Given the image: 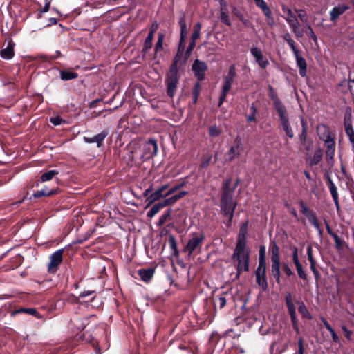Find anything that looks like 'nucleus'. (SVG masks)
<instances>
[{"mask_svg":"<svg viewBox=\"0 0 354 354\" xmlns=\"http://www.w3.org/2000/svg\"><path fill=\"white\" fill-rule=\"evenodd\" d=\"M231 180L227 179L223 183V192L221 196V208L225 216H229V222L232 221L236 203L233 201L234 189L230 188Z\"/></svg>","mask_w":354,"mask_h":354,"instance_id":"1","label":"nucleus"},{"mask_svg":"<svg viewBox=\"0 0 354 354\" xmlns=\"http://www.w3.org/2000/svg\"><path fill=\"white\" fill-rule=\"evenodd\" d=\"M232 259L236 263L237 275L249 270L250 250L247 245H237L234 250Z\"/></svg>","mask_w":354,"mask_h":354,"instance_id":"2","label":"nucleus"},{"mask_svg":"<svg viewBox=\"0 0 354 354\" xmlns=\"http://www.w3.org/2000/svg\"><path fill=\"white\" fill-rule=\"evenodd\" d=\"M243 151V145L240 136H236L226 153V160L229 162L233 161L239 158Z\"/></svg>","mask_w":354,"mask_h":354,"instance_id":"3","label":"nucleus"},{"mask_svg":"<svg viewBox=\"0 0 354 354\" xmlns=\"http://www.w3.org/2000/svg\"><path fill=\"white\" fill-rule=\"evenodd\" d=\"M64 249H59L55 251L49 257V263L48 264V271L49 273L55 274L59 266L63 261Z\"/></svg>","mask_w":354,"mask_h":354,"instance_id":"4","label":"nucleus"},{"mask_svg":"<svg viewBox=\"0 0 354 354\" xmlns=\"http://www.w3.org/2000/svg\"><path fill=\"white\" fill-rule=\"evenodd\" d=\"M205 239L203 234H193L185 247V252L191 255L198 247H200Z\"/></svg>","mask_w":354,"mask_h":354,"instance_id":"5","label":"nucleus"},{"mask_svg":"<svg viewBox=\"0 0 354 354\" xmlns=\"http://www.w3.org/2000/svg\"><path fill=\"white\" fill-rule=\"evenodd\" d=\"M158 153V145L155 139L151 138L143 145V154L142 157L145 159L155 156Z\"/></svg>","mask_w":354,"mask_h":354,"instance_id":"6","label":"nucleus"},{"mask_svg":"<svg viewBox=\"0 0 354 354\" xmlns=\"http://www.w3.org/2000/svg\"><path fill=\"white\" fill-rule=\"evenodd\" d=\"M299 205L301 212L308 218L309 222L321 233L322 231L315 214L303 201L299 202Z\"/></svg>","mask_w":354,"mask_h":354,"instance_id":"7","label":"nucleus"},{"mask_svg":"<svg viewBox=\"0 0 354 354\" xmlns=\"http://www.w3.org/2000/svg\"><path fill=\"white\" fill-rule=\"evenodd\" d=\"M254 1H255L256 5L259 8H260L261 9V10L263 11V12L266 17L267 24L270 26H274V17H272L271 10L267 5L266 2L264 0H255Z\"/></svg>","mask_w":354,"mask_h":354,"instance_id":"8","label":"nucleus"},{"mask_svg":"<svg viewBox=\"0 0 354 354\" xmlns=\"http://www.w3.org/2000/svg\"><path fill=\"white\" fill-rule=\"evenodd\" d=\"M250 53L254 57L256 62L258 64L260 68L264 69L266 68L269 65L268 59L263 55L262 51L257 48L252 47L250 49Z\"/></svg>","mask_w":354,"mask_h":354,"instance_id":"9","label":"nucleus"},{"mask_svg":"<svg viewBox=\"0 0 354 354\" xmlns=\"http://www.w3.org/2000/svg\"><path fill=\"white\" fill-rule=\"evenodd\" d=\"M169 187V185L166 184L157 189L154 192L151 193L147 198L148 201L147 207L151 205L155 201H158L161 198H165L168 196L165 192Z\"/></svg>","mask_w":354,"mask_h":354,"instance_id":"10","label":"nucleus"},{"mask_svg":"<svg viewBox=\"0 0 354 354\" xmlns=\"http://www.w3.org/2000/svg\"><path fill=\"white\" fill-rule=\"evenodd\" d=\"M266 265H259L256 272V280L259 286H260L264 290L268 287L267 279L266 277Z\"/></svg>","mask_w":354,"mask_h":354,"instance_id":"11","label":"nucleus"},{"mask_svg":"<svg viewBox=\"0 0 354 354\" xmlns=\"http://www.w3.org/2000/svg\"><path fill=\"white\" fill-rule=\"evenodd\" d=\"M178 81L179 76L167 75L166 84L167 88V94L169 97H173L176 94Z\"/></svg>","mask_w":354,"mask_h":354,"instance_id":"12","label":"nucleus"},{"mask_svg":"<svg viewBox=\"0 0 354 354\" xmlns=\"http://www.w3.org/2000/svg\"><path fill=\"white\" fill-rule=\"evenodd\" d=\"M207 69V64L199 59H196L192 65V70L196 77L202 80L204 78L205 73Z\"/></svg>","mask_w":354,"mask_h":354,"instance_id":"13","label":"nucleus"},{"mask_svg":"<svg viewBox=\"0 0 354 354\" xmlns=\"http://www.w3.org/2000/svg\"><path fill=\"white\" fill-rule=\"evenodd\" d=\"M317 132L319 138L324 141V142L334 140L328 127L324 124H320L317 127Z\"/></svg>","mask_w":354,"mask_h":354,"instance_id":"14","label":"nucleus"},{"mask_svg":"<svg viewBox=\"0 0 354 354\" xmlns=\"http://www.w3.org/2000/svg\"><path fill=\"white\" fill-rule=\"evenodd\" d=\"M108 132L107 131H102L100 133L94 136L93 137L88 138V137H84V140L86 143H96L97 146L98 147H100L104 142V140L107 136Z\"/></svg>","mask_w":354,"mask_h":354,"instance_id":"15","label":"nucleus"},{"mask_svg":"<svg viewBox=\"0 0 354 354\" xmlns=\"http://www.w3.org/2000/svg\"><path fill=\"white\" fill-rule=\"evenodd\" d=\"M183 49L182 50L178 49V53L175 56L173 63L169 68V71L167 74V75H174V76H178V62L181 59V57L183 55Z\"/></svg>","mask_w":354,"mask_h":354,"instance_id":"16","label":"nucleus"},{"mask_svg":"<svg viewBox=\"0 0 354 354\" xmlns=\"http://www.w3.org/2000/svg\"><path fill=\"white\" fill-rule=\"evenodd\" d=\"M348 9L349 7L346 5H338L334 7L330 12V20L335 21L341 15Z\"/></svg>","mask_w":354,"mask_h":354,"instance_id":"17","label":"nucleus"},{"mask_svg":"<svg viewBox=\"0 0 354 354\" xmlns=\"http://www.w3.org/2000/svg\"><path fill=\"white\" fill-rule=\"evenodd\" d=\"M14 46L15 44L12 41L8 42V46L5 48L1 50L0 51V56L1 58L4 59H10L13 57L15 53H14Z\"/></svg>","mask_w":354,"mask_h":354,"instance_id":"18","label":"nucleus"},{"mask_svg":"<svg viewBox=\"0 0 354 354\" xmlns=\"http://www.w3.org/2000/svg\"><path fill=\"white\" fill-rule=\"evenodd\" d=\"M273 106L278 113L280 121L289 118L287 109L281 102L274 104Z\"/></svg>","mask_w":354,"mask_h":354,"instance_id":"19","label":"nucleus"},{"mask_svg":"<svg viewBox=\"0 0 354 354\" xmlns=\"http://www.w3.org/2000/svg\"><path fill=\"white\" fill-rule=\"evenodd\" d=\"M155 268H149L148 269H140L138 270V275L143 281L148 282L153 276Z\"/></svg>","mask_w":354,"mask_h":354,"instance_id":"20","label":"nucleus"},{"mask_svg":"<svg viewBox=\"0 0 354 354\" xmlns=\"http://www.w3.org/2000/svg\"><path fill=\"white\" fill-rule=\"evenodd\" d=\"M297 62V65L299 68V74L301 77L306 76V68L307 64L306 60L300 55V54L296 55L295 56Z\"/></svg>","mask_w":354,"mask_h":354,"instance_id":"21","label":"nucleus"},{"mask_svg":"<svg viewBox=\"0 0 354 354\" xmlns=\"http://www.w3.org/2000/svg\"><path fill=\"white\" fill-rule=\"evenodd\" d=\"M281 10H282V17L286 21V22L288 24L290 21L294 20L295 19L297 18L295 14L292 12L291 8H290L288 6L286 5L281 6Z\"/></svg>","mask_w":354,"mask_h":354,"instance_id":"22","label":"nucleus"},{"mask_svg":"<svg viewBox=\"0 0 354 354\" xmlns=\"http://www.w3.org/2000/svg\"><path fill=\"white\" fill-rule=\"evenodd\" d=\"M248 223L243 224L239 230L238 239L236 241L237 245H247L246 234H247Z\"/></svg>","mask_w":354,"mask_h":354,"instance_id":"23","label":"nucleus"},{"mask_svg":"<svg viewBox=\"0 0 354 354\" xmlns=\"http://www.w3.org/2000/svg\"><path fill=\"white\" fill-rule=\"evenodd\" d=\"M290 28H291L292 32L297 37H301L304 35V31L302 29L299 28V22L298 19L296 18L294 20L290 21L288 23Z\"/></svg>","mask_w":354,"mask_h":354,"instance_id":"24","label":"nucleus"},{"mask_svg":"<svg viewBox=\"0 0 354 354\" xmlns=\"http://www.w3.org/2000/svg\"><path fill=\"white\" fill-rule=\"evenodd\" d=\"M325 144L326 146V156L327 160L329 162L333 159L335 155V142L334 140H332L325 142Z\"/></svg>","mask_w":354,"mask_h":354,"instance_id":"25","label":"nucleus"},{"mask_svg":"<svg viewBox=\"0 0 354 354\" xmlns=\"http://www.w3.org/2000/svg\"><path fill=\"white\" fill-rule=\"evenodd\" d=\"M286 303L288 308V313L290 315V318H295V315H296V310L295 306L292 302V295L290 292L286 295Z\"/></svg>","mask_w":354,"mask_h":354,"instance_id":"26","label":"nucleus"},{"mask_svg":"<svg viewBox=\"0 0 354 354\" xmlns=\"http://www.w3.org/2000/svg\"><path fill=\"white\" fill-rule=\"evenodd\" d=\"M232 82L225 81L223 82L222 93L219 98L218 106H220L225 100L226 96L232 86Z\"/></svg>","mask_w":354,"mask_h":354,"instance_id":"27","label":"nucleus"},{"mask_svg":"<svg viewBox=\"0 0 354 354\" xmlns=\"http://www.w3.org/2000/svg\"><path fill=\"white\" fill-rule=\"evenodd\" d=\"M280 123L287 136H288L290 138H292L294 137V132L290 126L289 118L280 121Z\"/></svg>","mask_w":354,"mask_h":354,"instance_id":"28","label":"nucleus"},{"mask_svg":"<svg viewBox=\"0 0 354 354\" xmlns=\"http://www.w3.org/2000/svg\"><path fill=\"white\" fill-rule=\"evenodd\" d=\"M271 272L276 281L280 282V262H272Z\"/></svg>","mask_w":354,"mask_h":354,"instance_id":"29","label":"nucleus"},{"mask_svg":"<svg viewBox=\"0 0 354 354\" xmlns=\"http://www.w3.org/2000/svg\"><path fill=\"white\" fill-rule=\"evenodd\" d=\"M166 207L164 201L156 203L153 205L151 209L147 212V216L149 218L153 217L156 214L159 212V211Z\"/></svg>","mask_w":354,"mask_h":354,"instance_id":"30","label":"nucleus"},{"mask_svg":"<svg viewBox=\"0 0 354 354\" xmlns=\"http://www.w3.org/2000/svg\"><path fill=\"white\" fill-rule=\"evenodd\" d=\"M227 294L225 292L222 293L221 295H218L214 299V305L215 306H218L221 309L223 308L227 302L226 295Z\"/></svg>","mask_w":354,"mask_h":354,"instance_id":"31","label":"nucleus"},{"mask_svg":"<svg viewBox=\"0 0 354 354\" xmlns=\"http://www.w3.org/2000/svg\"><path fill=\"white\" fill-rule=\"evenodd\" d=\"M57 189H52V190H48L47 188H45V189H43L41 190H39V191H37L35 192L34 194H33V196L35 198H39V197H41V196H50V195H53L54 194H55L57 192Z\"/></svg>","mask_w":354,"mask_h":354,"instance_id":"32","label":"nucleus"},{"mask_svg":"<svg viewBox=\"0 0 354 354\" xmlns=\"http://www.w3.org/2000/svg\"><path fill=\"white\" fill-rule=\"evenodd\" d=\"M60 76L62 80H70L77 78L78 77V75L76 73L68 71H61Z\"/></svg>","mask_w":354,"mask_h":354,"instance_id":"33","label":"nucleus"},{"mask_svg":"<svg viewBox=\"0 0 354 354\" xmlns=\"http://www.w3.org/2000/svg\"><path fill=\"white\" fill-rule=\"evenodd\" d=\"M236 76V67L234 64L231 65L228 69V73L225 77L224 80L227 82H232Z\"/></svg>","mask_w":354,"mask_h":354,"instance_id":"34","label":"nucleus"},{"mask_svg":"<svg viewBox=\"0 0 354 354\" xmlns=\"http://www.w3.org/2000/svg\"><path fill=\"white\" fill-rule=\"evenodd\" d=\"M201 23H197L194 26V31L191 36V41L196 42V40L198 39L200 37L201 35Z\"/></svg>","mask_w":354,"mask_h":354,"instance_id":"35","label":"nucleus"},{"mask_svg":"<svg viewBox=\"0 0 354 354\" xmlns=\"http://www.w3.org/2000/svg\"><path fill=\"white\" fill-rule=\"evenodd\" d=\"M322 158V151L321 149L315 151L311 160H310V165L311 166L317 165Z\"/></svg>","mask_w":354,"mask_h":354,"instance_id":"36","label":"nucleus"},{"mask_svg":"<svg viewBox=\"0 0 354 354\" xmlns=\"http://www.w3.org/2000/svg\"><path fill=\"white\" fill-rule=\"evenodd\" d=\"M268 96L272 100L273 105L281 102L279 98L277 92L271 86H268Z\"/></svg>","mask_w":354,"mask_h":354,"instance_id":"37","label":"nucleus"},{"mask_svg":"<svg viewBox=\"0 0 354 354\" xmlns=\"http://www.w3.org/2000/svg\"><path fill=\"white\" fill-rule=\"evenodd\" d=\"M57 174L58 171L57 170H50L41 175V180L42 182L50 180L55 176Z\"/></svg>","mask_w":354,"mask_h":354,"instance_id":"38","label":"nucleus"},{"mask_svg":"<svg viewBox=\"0 0 354 354\" xmlns=\"http://www.w3.org/2000/svg\"><path fill=\"white\" fill-rule=\"evenodd\" d=\"M329 189H330V194L332 195V197H333L335 203L337 205H338L337 190V187H335V184L331 180H330Z\"/></svg>","mask_w":354,"mask_h":354,"instance_id":"39","label":"nucleus"},{"mask_svg":"<svg viewBox=\"0 0 354 354\" xmlns=\"http://www.w3.org/2000/svg\"><path fill=\"white\" fill-rule=\"evenodd\" d=\"M153 37L154 36H152L151 34H148L147 37L145 39V43H144V46H143V49H142L143 52L147 51L152 47V42H153Z\"/></svg>","mask_w":354,"mask_h":354,"instance_id":"40","label":"nucleus"},{"mask_svg":"<svg viewBox=\"0 0 354 354\" xmlns=\"http://www.w3.org/2000/svg\"><path fill=\"white\" fill-rule=\"evenodd\" d=\"M164 41V35L162 33L158 34V41L155 46V53H157L158 51L162 49Z\"/></svg>","mask_w":354,"mask_h":354,"instance_id":"41","label":"nucleus"},{"mask_svg":"<svg viewBox=\"0 0 354 354\" xmlns=\"http://www.w3.org/2000/svg\"><path fill=\"white\" fill-rule=\"evenodd\" d=\"M220 19L223 23L227 26H231V21L229 18L228 11L220 12Z\"/></svg>","mask_w":354,"mask_h":354,"instance_id":"42","label":"nucleus"},{"mask_svg":"<svg viewBox=\"0 0 354 354\" xmlns=\"http://www.w3.org/2000/svg\"><path fill=\"white\" fill-rule=\"evenodd\" d=\"M259 265H266V248L261 246L259 250Z\"/></svg>","mask_w":354,"mask_h":354,"instance_id":"43","label":"nucleus"},{"mask_svg":"<svg viewBox=\"0 0 354 354\" xmlns=\"http://www.w3.org/2000/svg\"><path fill=\"white\" fill-rule=\"evenodd\" d=\"M250 109L252 111V113L248 115L247 120L249 122H255L256 121V114H257V108L254 104H252L250 106Z\"/></svg>","mask_w":354,"mask_h":354,"instance_id":"44","label":"nucleus"},{"mask_svg":"<svg viewBox=\"0 0 354 354\" xmlns=\"http://www.w3.org/2000/svg\"><path fill=\"white\" fill-rule=\"evenodd\" d=\"M295 265L299 277L303 279H306L307 278V275L305 273V272L304 271L301 264L300 263H298Z\"/></svg>","mask_w":354,"mask_h":354,"instance_id":"45","label":"nucleus"},{"mask_svg":"<svg viewBox=\"0 0 354 354\" xmlns=\"http://www.w3.org/2000/svg\"><path fill=\"white\" fill-rule=\"evenodd\" d=\"M185 185V183H179L172 187H171L170 189H169L167 192H166V195H171L173 194L174 193H175L176 192H177L178 189H180V188H182L183 186Z\"/></svg>","mask_w":354,"mask_h":354,"instance_id":"46","label":"nucleus"},{"mask_svg":"<svg viewBox=\"0 0 354 354\" xmlns=\"http://www.w3.org/2000/svg\"><path fill=\"white\" fill-rule=\"evenodd\" d=\"M209 133L210 136L216 137L221 134V130L216 126L209 127Z\"/></svg>","mask_w":354,"mask_h":354,"instance_id":"47","label":"nucleus"},{"mask_svg":"<svg viewBox=\"0 0 354 354\" xmlns=\"http://www.w3.org/2000/svg\"><path fill=\"white\" fill-rule=\"evenodd\" d=\"M299 312L302 315V316L304 317H309L308 310L307 308L306 307V306L303 303H301L299 306Z\"/></svg>","mask_w":354,"mask_h":354,"instance_id":"48","label":"nucleus"},{"mask_svg":"<svg viewBox=\"0 0 354 354\" xmlns=\"http://www.w3.org/2000/svg\"><path fill=\"white\" fill-rule=\"evenodd\" d=\"M170 216V212L167 211L166 213L163 214L160 216L158 221V225H162L167 221L168 218Z\"/></svg>","mask_w":354,"mask_h":354,"instance_id":"49","label":"nucleus"},{"mask_svg":"<svg viewBox=\"0 0 354 354\" xmlns=\"http://www.w3.org/2000/svg\"><path fill=\"white\" fill-rule=\"evenodd\" d=\"M298 14V17L300 19L301 21L303 22H307L308 21V17L306 12L304 10H296Z\"/></svg>","mask_w":354,"mask_h":354,"instance_id":"50","label":"nucleus"},{"mask_svg":"<svg viewBox=\"0 0 354 354\" xmlns=\"http://www.w3.org/2000/svg\"><path fill=\"white\" fill-rule=\"evenodd\" d=\"M179 200L178 197L176 195H174L171 196L170 198H168L164 201V203L166 206L169 205H172L177 202Z\"/></svg>","mask_w":354,"mask_h":354,"instance_id":"51","label":"nucleus"},{"mask_svg":"<svg viewBox=\"0 0 354 354\" xmlns=\"http://www.w3.org/2000/svg\"><path fill=\"white\" fill-rule=\"evenodd\" d=\"M270 252L271 255L279 254V248L274 241L272 242L270 245Z\"/></svg>","mask_w":354,"mask_h":354,"instance_id":"52","label":"nucleus"},{"mask_svg":"<svg viewBox=\"0 0 354 354\" xmlns=\"http://www.w3.org/2000/svg\"><path fill=\"white\" fill-rule=\"evenodd\" d=\"M187 34V28L180 29V46H179V48H178L180 50H182V48L183 49V48L182 47V44L184 41Z\"/></svg>","mask_w":354,"mask_h":354,"instance_id":"53","label":"nucleus"},{"mask_svg":"<svg viewBox=\"0 0 354 354\" xmlns=\"http://www.w3.org/2000/svg\"><path fill=\"white\" fill-rule=\"evenodd\" d=\"M306 252H307L308 259L310 264H313V263H315V261L313 256V249L310 245L307 247Z\"/></svg>","mask_w":354,"mask_h":354,"instance_id":"54","label":"nucleus"},{"mask_svg":"<svg viewBox=\"0 0 354 354\" xmlns=\"http://www.w3.org/2000/svg\"><path fill=\"white\" fill-rule=\"evenodd\" d=\"M50 121L52 124L54 125H59L62 123L64 122L65 121L62 119L61 118L56 116V117H52L50 118Z\"/></svg>","mask_w":354,"mask_h":354,"instance_id":"55","label":"nucleus"},{"mask_svg":"<svg viewBox=\"0 0 354 354\" xmlns=\"http://www.w3.org/2000/svg\"><path fill=\"white\" fill-rule=\"evenodd\" d=\"M301 124H302V131L301 133V140H305L306 138V122H304V119H301Z\"/></svg>","mask_w":354,"mask_h":354,"instance_id":"56","label":"nucleus"},{"mask_svg":"<svg viewBox=\"0 0 354 354\" xmlns=\"http://www.w3.org/2000/svg\"><path fill=\"white\" fill-rule=\"evenodd\" d=\"M304 341L302 338H299L298 340V351L296 354H304Z\"/></svg>","mask_w":354,"mask_h":354,"instance_id":"57","label":"nucleus"},{"mask_svg":"<svg viewBox=\"0 0 354 354\" xmlns=\"http://www.w3.org/2000/svg\"><path fill=\"white\" fill-rule=\"evenodd\" d=\"M288 45H289L290 48H291V50H292L293 54H294V55H295V56L296 55L299 54V50L297 48L296 45H295V41H294V40H292V41H291L288 42Z\"/></svg>","mask_w":354,"mask_h":354,"instance_id":"58","label":"nucleus"},{"mask_svg":"<svg viewBox=\"0 0 354 354\" xmlns=\"http://www.w3.org/2000/svg\"><path fill=\"white\" fill-rule=\"evenodd\" d=\"M195 46H196V42H194V41L189 42V46L186 50V52H185L186 57H189L192 51L195 48Z\"/></svg>","mask_w":354,"mask_h":354,"instance_id":"59","label":"nucleus"},{"mask_svg":"<svg viewBox=\"0 0 354 354\" xmlns=\"http://www.w3.org/2000/svg\"><path fill=\"white\" fill-rule=\"evenodd\" d=\"M169 243L170 248L172 250H176V249H177V244H176V241L175 240V238L173 236H169Z\"/></svg>","mask_w":354,"mask_h":354,"instance_id":"60","label":"nucleus"},{"mask_svg":"<svg viewBox=\"0 0 354 354\" xmlns=\"http://www.w3.org/2000/svg\"><path fill=\"white\" fill-rule=\"evenodd\" d=\"M292 259L295 264L300 263L298 257V250L297 248H293Z\"/></svg>","mask_w":354,"mask_h":354,"instance_id":"61","label":"nucleus"},{"mask_svg":"<svg viewBox=\"0 0 354 354\" xmlns=\"http://www.w3.org/2000/svg\"><path fill=\"white\" fill-rule=\"evenodd\" d=\"M220 12L228 11L227 2L225 0H219Z\"/></svg>","mask_w":354,"mask_h":354,"instance_id":"62","label":"nucleus"},{"mask_svg":"<svg viewBox=\"0 0 354 354\" xmlns=\"http://www.w3.org/2000/svg\"><path fill=\"white\" fill-rule=\"evenodd\" d=\"M179 24L180 26V29L187 28L186 20H185V17L184 14H183V15L180 17V18L179 19Z\"/></svg>","mask_w":354,"mask_h":354,"instance_id":"63","label":"nucleus"},{"mask_svg":"<svg viewBox=\"0 0 354 354\" xmlns=\"http://www.w3.org/2000/svg\"><path fill=\"white\" fill-rule=\"evenodd\" d=\"M342 329L344 331L346 337L348 339H351V336L352 332L351 330H348V328L345 326H342Z\"/></svg>","mask_w":354,"mask_h":354,"instance_id":"64","label":"nucleus"}]
</instances>
